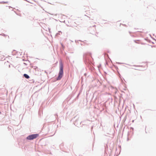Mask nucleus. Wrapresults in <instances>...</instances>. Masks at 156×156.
I'll list each match as a JSON object with an SVG mask.
<instances>
[{"label":"nucleus","mask_w":156,"mask_h":156,"mask_svg":"<svg viewBox=\"0 0 156 156\" xmlns=\"http://www.w3.org/2000/svg\"><path fill=\"white\" fill-rule=\"evenodd\" d=\"M1 112H0V114H1Z\"/></svg>","instance_id":"obj_5"},{"label":"nucleus","mask_w":156,"mask_h":156,"mask_svg":"<svg viewBox=\"0 0 156 156\" xmlns=\"http://www.w3.org/2000/svg\"><path fill=\"white\" fill-rule=\"evenodd\" d=\"M4 37L5 38H4V40H8L9 38V37L8 35H4Z\"/></svg>","instance_id":"obj_3"},{"label":"nucleus","mask_w":156,"mask_h":156,"mask_svg":"<svg viewBox=\"0 0 156 156\" xmlns=\"http://www.w3.org/2000/svg\"><path fill=\"white\" fill-rule=\"evenodd\" d=\"M39 134H32L28 136L27 139L28 140H31L37 138Z\"/></svg>","instance_id":"obj_2"},{"label":"nucleus","mask_w":156,"mask_h":156,"mask_svg":"<svg viewBox=\"0 0 156 156\" xmlns=\"http://www.w3.org/2000/svg\"><path fill=\"white\" fill-rule=\"evenodd\" d=\"M23 76L25 78L27 79H29L30 78L29 76L26 74H24Z\"/></svg>","instance_id":"obj_4"},{"label":"nucleus","mask_w":156,"mask_h":156,"mask_svg":"<svg viewBox=\"0 0 156 156\" xmlns=\"http://www.w3.org/2000/svg\"><path fill=\"white\" fill-rule=\"evenodd\" d=\"M63 73V67L62 62L60 63V70L58 74V76L57 79V80H60L62 77Z\"/></svg>","instance_id":"obj_1"}]
</instances>
